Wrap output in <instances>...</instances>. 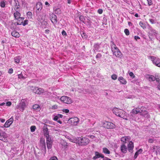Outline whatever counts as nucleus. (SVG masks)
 <instances>
[{
    "mask_svg": "<svg viewBox=\"0 0 160 160\" xmlns=\"http://www.w3.org/2000/svg\"><path fill=\"white\" fill-rule=\"evenodd\" d=\"M113 54H114L117 57H120L121 55V52L118 49V50H116L113 52Z\"/></svg>",
    "mask_w": 160,
    "mask_h": 160,
    "instance_id": "393cba45",
    "label": "nucleus"
},
{
    "mask_svg": "<svg viewBox=\"0 0 160 160\" xmlns=\"http://www.w3.org/2000/svg\"><path fill=\"white\" fill-rule=\"evenodd\" d=\"M45 137L47 139V140H46V141H47L46 142L47 143L52 142V141H51V138L49 137V135H48V136H47V137Z\"/></svg>",
    "mask_w": 160,
    "mask_h": 160,
    "instance_id": "c9c22d12",
    "label": "nucleus"
},
{
    "mask_svg": "<svg viewBox=\"0 0 160 160\" xmlns=\"http://www.w3.org/2000/svg\"><path fill=\"white\" fill-rule=\"evenodd\" d=\"M28 21L27 20H25L23 22L22 25L23 26H25L26 25L28 24Z\"/></svg>",
    "mask_w": 160,
    "mask_h": 160,
    "instance_id": "de8ad7c7",
    "label": "nucleus"
},
{
    "mask_svg": "<svg viewBox=\"0 0 160 160\" xmlns=\"http://www.w3.org/2000/svg\"><path fill=\"white\" fill-rule=\"evenodd\" d=\"M143 109V111L142 113H140V114L143 116L145 118H148L149 117V115L148 112L145 110V108L144 107V109Z\"/></svg>",
    "mask_w": 160,
    "mask_h": 160,
    "instance_id": "dca6fc26",
    "label": "nucleus"
},
{
    "mask_svg": "<svg viewBox=\"0 0 160 160\" xmlns=\"http://www.w3.org/2000/svg\"><path fill=\"white\" fill-rule=\"evenodd\" d=\"M34 93L39 95L43 93L44 92V89L41 88H38V87L35 88L33 90Z\"/></svg>",
    "mask_w": 160,
    "mask_h": 160,
    "instance_id": "1a4fd4ad",
    "label": "nucleus"
},
{
    "mask_svg": "<svg viewBox=\"0 0 160 160\" xmlns=\"http://www.w3.org/2000/svg\"><path fill=\"white\" fill-rule=\"evenodd\" d=\"M103 11L102 9H99L98 10V12L99 14H102V13Z\"/></svg>",
    "mask_w": 160,
    "mask_h": 160,
    "instance_id": "e2e57ef3",
    "label": "nucleus"
},
{
    "mask_svg": "<svg viewBox=\"0 0 160 160\" xmlns=\"http://www.w3.org/2000/svg\"><path fill=\"white\" fill-rule=\"evenodd\" d=\"M36 12H39L42 8V5L41 2L37 3L36 5Z\"/></svg>",
    "mask_w": 160,
    "mask_h": 160,
    "instance_id": "6ab92c4d",
    "label": "nucleus"
},
{
    "mask_svg": "<svg viewBox=\"0 0 160 160\" xmlns=\"http://www.w3.org/2000/svg\"><path fill=\"white\" fill-rule=\"evenodd\" d=\"M33 109L37 111L39 110L40 109V107L38 105L36 104L33 106Z\"/></svg>",
    "mask_w": 160,
    "mask_h": 160,
    "instance_id": "473e14b6",
    "label": "nucleus"
},
{
    "mask_svg": "<svg viewBox=\"0 0 160 160\" xmlns=\"http://www.w3.org/2000/svg\"><path fill=\"white\" fill-rule=\"evenodd\" d=\"M0 6L1 7L4 8L5 6V3L4 1H2L1 2Z\"/></svg>",
    "mask_w": 160,
    "mask_h": 160,
    "instance_id": "58836bf2",
    "label": "nucleus"
},
{
    "mask_svg": "<svg viewBox=\"0 0 160 160\" xmlns=\"http://www.w3.org/2000/svg\"><path fill=\"white\" fill-rule=\"evenodd\" d=\"M95 156L92 158V159L94 160H95L100 158H103L104 157L103 154L98 152H95Z\"/></svg>",
    "mask_w": 160,
    "mask_h": 160,
    "instance_id": "9d476101",
    "label": "nucleus"
},
{
    "mask_svg": "<svg viewBox=\"0 0 160 160\" xmlns=\"http://www.w3.org/2000/svg\"><path fill=\"white\" fill-rule=\"evenodd\" d=\"M70 140L72 142L78 143L79 145L82 146L86 145L89 142V139L85 137H78L77 138L71 139Z\"/></svg>",
    "mask_w": 160,
    "mask_h": 160,
    "instance_id": "f257e3e1",
    "label": "nucleus"
},
{
    "mask_svg": "<svg viewBox=\"0 0 160 160\" xmlns=\"http://www.w3.org/2000/svg\"><path fill=\"white\" fill-rule=\"evenodd\" d=\"M40 146H41L42 149L43 150L45 151V153H46V149L44 141H41Z\"/></svg>",
    "mask_w": 160,
    "mask_h": 160,
    "instance_id": "5701e85b",
    "label": "nucleus"
},
{
    "mask_svg": "<svg viewBox=\"0 0 160 160\" xmlns=\"http://www.w3.org/2000/svg\"><path fill=\"white\" fill-rule=\"evenodd\" d=\"M79 19L82 22H84L85 21V18L83 16H81L79 17Z\"/></svg>",
    "mask_w": 160,
    "mask_h": 160,
    "instance_id": "c03bdc74",
    "label": "nucleus"
},
{
    "mask_svg": "<svg viewBox=\"0 0 160 160\" xmlns=\"http://www.w3.org/2000/svg\"><path fill=\"white\" fill-rule=\"evenodd\" d=\"M70 121L74 125H76L79 122V119L77 117H75L71 118Z\"/></svg>",
    "mask_w": 160,
    "mask_h": 160,
    "instance_id": "2eb2a0df",
    "label": "nucleus"
},
{
    "mask_svg": "<svg viewBox=\"0 0 160 160\" xmlns=\"http://www.w3.org/2000/svg\"><path fill=\"white\" fill-rule=\"evenodd\" d=\"M103 160H112L111 159H109V158H108L107 157H104V158H103Z\"/></svg>",
    "mask_w": 160,
    "mask_h": 160,
    "instance_id": "0e129e2a",
    "label": "nucleus"
},
{
    "mask_svg": "<svg viewBox=\"0 0 160 160\" xmlns=\"http://www.w3.org/2000/svg\"><path fill=\"white\" fill-rule=\"evenodd\" d=\"M36 129V127L35 126H32L30 127L31 131L32 132H33L35 131Z\"/></svg>",
    "mask_w": 160,
    "mask_h": 160,
    "instance_id": "e433bc0d",
    "label": "nucleus"
},
{
    "mask_svg": "<svg viewBox=\"0 0 160 160\" xmlns=\"http://www.w3.org/2000/svg\"><path fill=\"white\" fill-rule=\"evenodd\" d=\"M111 48L112 52L118 49V48L117 47L116 45L114 44L113 42H112L111 44Z\"/></svg>",
    "mask_w": 160,
    "mask_h": 160,
    "instance_id": "bb28decb",
    "label": "nucleus"
},
{
    "mask_svg": "<svg viewBox=\"0 0 160 160\" xmlns=\"http://www.w3.org/2000/svg\"><path fill=\"white\" fill-rule=\"evenodd\" d=\"M7 134L3 132H0V140L5 142L7 137Z\"/></svg>",
    "mask_w": 160,
    "mask_h": 160,
    "instance_id": "ddd939ff",
    "label": "nucleus"
},
{
    "mask_svg": "<svg viewBox=\"0 0 160 160\" xmlns=\"http://www.w3.org/2000/svg\"><path fill=\"white\" fill-rule=\"evenodd\" d=\"M147 78L148 79L149 81H153L156 80V76H155V77L153 75H148L147 77Z\"/></svg>",
    "mask_w": 160,
    "mask_h": 160,
    "instance_id": "4be33fe9",
    "label": "nucleus"
},
{
    "mask_svg": "<svg viewBox=\"0 0 160 160\" xmlns=\"http://www.w3.org/2000/svg\"><path fill=\"white\" fill-rule=\"evenodd\" d=\"M100 48V44L98 43H96L94 44V51H98Z\"/></svg>",
    "mask_w": 160,
    "mask_h": 160,
    "instance_id": "c85d7f7f",
    "label": "nucleus"
},
{
    "mask_svg": "<svg viewBox=\"0 0 160 160\" xmlns=\"http://www.w3.org/2000/svg\"><path fill=\"white\" fill-rule=\"evenodd\" d=\"M142 149H140L138 151H137V152H138V153L139 154L141 153V152H142Z\"/></svg>",
    "mask_w": 160,
    "mask_h": 160,
    "instance_id": "338daca9",
    "label": "nucleus"
},
{
    "mask_svg": "<svg viewBox=\"0 0 160 160\" xmlns=\"http://www.w3.org/2000/svg\"><path fill=\"white\" fill-rule=\"evenodd\" d=\"M13 69L12 68H10L9 69L8 71V73L10 74H12L13 72Z\"/></svg>",
    "mask_w": 160,
    "mask_h": 160,
    "instance_id": "680f3d73",
    "label": "nucleus"
},
{
    "mask_svg": "<svg viewBox=\"0 0 160 160\" xmlns=\"http://www.w3.org/2000/svg\"><path fill=\"white\" fill-rule=\"evenodd\" d=\"M134 39L136 40H137L138 39H139L140 38L138 36H135L134 37Z\"/></svg>",
    "mask_w": 160,
    "mask_h": 160,
    "instance_id": "69168bd1",
    "label": "nucleus"
},
{
    "mask_svg": "<svg viewBox=\"0 0 160 160\" xmlns=\"http://www.w3.org/2000/svg\"><path fill=\"white\" fill-rule=\"evenodd\" d=\"M113 112L116 116L128 120L126 118V112L123 110L117 108H114L113 109Z\"/></svg>",
    "mask_w": 160,
    "mask_h": 160,
    "instance_id": "f03ea898",
    "label": "nucleus"
},
{
    "mask_svg": "<svg viewBox=\"0 0 160 160\" xmlns=\"http://www.w3.org/2000/svg\"><path fill=\"white\" fill-rule=\"evenodd\" d=\"M14 9L16 10L19 8V2L18 0H14Z\"/></svg>",
    "mask_w": 160,
    "mask_h": 160,
    "instance_id": "412c9836",
    "label": "nucleus"
},
{
    "mask_svg": "<svg viewBox=\"0 0 160 160\" xmlns=\"http://www.w3.org/2000/svg\"><path fill=\"white\" fill-rule=\"evenodd\" d=\"M148 28L149 30V32L148 36L149 38L151 40L154 38V37H156L158 35V32L156 31L155 29H154L152 27L150 26L149 24H148Z\"/></svg>",
    "mask_w": 160,
    "mask_h": 160,
    "instance_id": "7ed1b4c3",
    "label": "nucleus"
},
{
    "mask_svg": "<svg viewBox=\"0 0 160 160\" xmlns=\"http://www.w3.org/2000/svg\"><path fill=\"white\" fill-rule=\"evenodd\" d=\"M60 100L67 104H70L72 102V100L70 98L66 96H62L60 98Z\"/></svg>",
    "mask_w": 160,
    "mask_h": 160,
    "instance_id": "0eeeda50",
    "label": "nucleus"
},
{
    "mask_svg": "<svg viewBox=\"0 0 160 160\" xmlns=\"http://www.w3.org/2000/svg\"><path fill=\"white\" fill-rule=\"evenodd\" d=\"M148 58L151 59L153 63L156 66L160 67V59L152 56H149Z\"/></svg>",
    "mask_w": 160,
    "mask_h": 160,
    "instance_id": "20e7f679",
    "label": "nucleus"
},
{
    "mask_svg": "<svg viewBox=\"0 0 160 160\" xmlns=\"http://www.w3.org/2000/svg\"><path fill=\"white\" fill-rule=\"evenodd\" d=\"M13 121V118L12 117L7 121L4 124V127L8 128L12 124Z\"/></svg>",
    "mask_w": 160,
    "mask_h": 160,
    "instance_id": "9b49d317",
    "label": "nucleus"
},
{
    "mask_svg": "<svg viewBox=\"0 0 160 160\" xmlns=\"http://www.w3.org/2000/svg\"><path fill=\"white\" fill-rule=\"evenodd\" d=\"M18 78H22L23 79H25L26 78L23 76L22 73L20 74H18Z\"/></svg>",
    "mask_w": 160,
    "mask_h": 160,
    "instance_id": "79ce46f5",
    "label": "nucleus"
},
{
    "mask_svg": "<svg viewBox=\"0 0 160 160\" xmlns=\"http://www.w3.org/2000/svg\"><path fill=\"white\" fill-rule=\"evenodd\" d=\"M129 143L128 144V150L129 152H131L133 150L134 148V144L133 142L130 141L129 142Z\"/></svg>",
    "mask_w": 160,
    "mask_h": 160,
    "instance_id": "f3484780",
    "label": "nucleus"
},
{
    "mask_svg": "<svg viewBox=\"0 0 160 160\" xmlns=\"http://www.w3.org/2000/svg\"><path fill=\"white\" fill-rule=\"evenodd\" d=\"M58 105H55L52 106L51 109L52 110H55L58 109Z\"/></svg>",
    "mask_w": 160,
    "mask_h": 160,
    "instance_id": "a18cd8bd",
    "label": "nucleus"
},
{
    "mask_svg": "<svg viewBox=\"0 0 160 160\" xmlns=\"http://www.w3.org/2000/svg\"><path fill=\"white\" fill-rule=\"evenodd\" d=\"M62 34L63 35H66V32L63 30L62 32Z\"/></svg>",
    "mask_w": 160,
    "mask_h": 160,
    "instance_id": "774afa93",
    "label": "nucleus"
},
{
    "mask_svg": "<svg viewBox=\"0 0 160 160\" xmlns=\"http://www.w3.org/2000/svg\"><path fill=\"white\" fill-rule=\"evenodd\" d=\"M104 127L107 129H112L115 127V125L113 123L108 121H104L103 122Z\"/></svg>",
    "mask_w": 160,
    "mask_h": 160,
    "instance_id": "39448f33",
    "label": "nucleus"
},
{
    "mask_svg": "<svg viewBox=\"0 0 160 160\" xmlns=\"http://www.w3.org/2000/svg\"><path fill=\"white\" fill-rule=\"evenodd\" d=\"M121 141L123 142L126 143L130 141V138L129 137L125 136L121 138Z\"/></svg>",
    "mask_w": 160,
    "mask_h": 160,
    "instance_id": "a211bd4d",
    "label": "nucleus"
},
{
    "mask_svg": "<svg viewBox=\"0 0 160 160\" xmlns=\"http://www.w3.org/2000/svg\"><path fill=\"white\" fill-rule=\"evenodd\" d=\"M14 16L15 19H18L19 18H20L21 14L19 12L16 11L14 13Z\"/></svg>",
    "mask_w": 160,
    "mask_h": 160,
    "instance_id": "cd10ccee",
    "label": "nucleus"
},
{
    "mask_svg": "<svg viewBox=\"0 0 160 160\" xmlns=\"http://www.w3.org/2000/svg\"><path fill=\"white\" fill-rule=\"evenodd\" d=\"M27 15L28 18H31L32 16V13L30 12H28L27 13Z\"/></svg>",
    "mask_w": 160,
    "mask_h": 160,
    "instance_id": "a19ab883",
    "label": "nucleus"
},
{
    "mask_svg": "<svg viewBox=\"0 0 160 160\" xmlns=\"http://www.w3.org/2000/svg\"><path fill=\"white\" fill-rule=\"evenodd\" d=\"M21 57L20 56H18L15 57L14 61L15 62L18 63H19Z\"/></svg>",
    "mask_w": 160,
    "mask_h": 160,
    "instance_id": "7c9ffc66",
    "label": "nucleus"
},
{
    "mask_svg": "<svg viewBox=\"0 0 160 160\" xmlns=\"http://www.w3.org/2000/svg\"><path fill=\"white\" fill-rule=\"evenodd\" d=\"M24 19L23 18L20 17L18 19H17L18 20V22L16 23V25H18L22 24Z\"/></svg>",
    "mask_w": 160,
    "mask_h": 160,
    "instance_id": "b1692460",
    "label": "nucleus"
},
{
    "mask_svg": "<svg viewBox=\"0 0 160 160\" xmlns=\"http://www.w3.org/2000/svg\"><path fill=\"white\" fill-rule=\"evenodd\" d=\"M121 150L122 152L126 153L127 151V148L126 146L124 144H123L121 146Z\"/></svg>",
    "mask_w": 160,
    "mask_h": 160,
    "instance_id": "aec40b11",
    "label": "nucleus"
},
{
    "mask_svg": "<svg viewBox=\"0 0 160 160\" xmlns=\"http://www.w3.org/2000/svg\"><path fill=\"white\" fill-rule=\"evenodd\" d=\"M43 131L44 135L45 137H47V136L49 135L48 129V128L46 124H45L43 127Z\"/></svg>",
    "mask_w": 160,
    "mask_h": 160,
    "instance_id": "4468645a",
    "label": "nucleus"
},
{
    "mask_svg": "<svg viewBox=\"0 0 160 160\" xmlns=\"http://www.w3.org/2000/svg\"><path fill=\"white\" fill-rule=\"evenodd\" d=\"M102 56V55L100 53H98L96 56V58H100Z\"/></svg>",
    "mask_w": 160,
    "mask_h": 160,
    "instance_id": "8fccbe9b",
    "label": "nucleus"
},
{
    "mask_svg": "<svg viewBox=\"0 0 160 160\" xmlns=\"http://www.w3.org/2000/svg\"><path fill=\"white\" fill-rule=\"evenodd\" d=\"M129 75L132 78H134L135 77V76L134 75L133 73L132 72H130L129 73Z\"/></svg>",
    "mask_w": 160,
    "mask_h": 160,
    "instance_id": "5fc2aeb1",
    "label": "nucleus"
},
{
    "mask_svg": "<svg viewBox=\"0 0 160 160\" xmlns=\"http://www.w3.org/2000/svg\"><path fill=\"white\" fill-rule=\"evenodd\" d=\"M144 109V107L142 106L140 108L138 107L134 108L131 112V115L132 116L133 115L137 114L139 113H142L143 111V109Z\"/></svg>",
    "mask_w": 160,
    "mask_h": 160,
    "instance_id": "423d86ee",
    "label": "nucleus"
},
{
    "mask_svg": "<svg viewBox=\"0 0 160 160\" xmlns=\"http://www.w3.org/2000/svg\"><path fill=\"white\" fill-rule=\"evenodd\" d=\"M57 115L56 116H54L53 119L55 121H57L59 119Z\"/></svg>",
    "mask_w": 160,
    "mask_h": 160,
    "instance_id": "864d4df0",
    "label": "nucleus"
},
{
    "mask_svg": "<svg viewBox=\"0 0 160 160\" xmlns=\"http://www.w3.org/2000/svg\"><path fill=\"white\" fill-rule=\"evenodd\" d=\"M156 76V80L157 82L158 83H160V76Z\"/></svg>",
    "mask_w": 160,
    "mask_h": 160,
    "instance_id": "37998d69",
    "label": "nucleus"
},
{
    "mask_svg": "<svg viewBox=\"0 0 160 160\" xmlns=\"http://www.w3.org/2000/svg\"><path fill=\"white\" fill-rule=\"evenodd\" d=\"M103 152L104 153L106 154H109L110 153L109 151L106 148H103Z\"/></svg>",
    "mask_w": 160,
    "mask_h": 160,
    "instance_id": "72a5a7b5",
    "label": "nucleus"
},
{
    "mask_svg": "<svg viewBox=\"0 0 160 160\" xmlns=\"http://www.w3.org/2000/svg\"><path fill=\"white\" fill-rule=\"evenodd\" d=\"M26 101L25 99H22L19 104L18 108L20 109V111L22 112L26 107Z\"/></svg>",
    "mask_w": 160,
    "mask_h": 160,
    "instance_id": "6e6552de",
    "label": "nucleus"
},
{
    "mask_svg": "<svg viewBox=\"0 0 160 160\" xmlns=\"http://www.w3.org/2000/svg\"><path fill=\"white\" fill-rule=\"evenodd\" d=\"M139 153H138V152H136L135 154V155H134V159H136L138 155H139Z\"/></svg>",
    "mask_w": 160,
    "mask_h": 160,
    "instance_id": "6e6d98bb",
    "label": "nucleus"
},
{
    "mask_svg": "<svg viewBox=\"0 0 160 160\" xmlns=\"http://www.w3.org/2000/svg\"><path fill=\"white\" fill-rule=\"evenodd\" d=\"M118 80L122 84H126L127 83L126 81L122 77H119Z\"/></svg>",
    "mask_w": 160,
    "mask_h": 160,
    "instance_id": "a878e982",
    "label": "nucleus"
},
{
    "mask_svg": "<svg viewBox=\"0 0 160 160\" xmlns=\"http://www.w3.org/2000/svg\"><path fill=\"white\" fill-rule=\"evenodd\" d=\"M52 142L47 143V146L48 149H51L52 147Z\"/></svg>",
    "mask_w": 160,
    "mask_h": 160,
    "instance_id": "f704fd0d",
    "label": "nucleus"
},
{
    "mask_svg": "<svg viewBox=\"0 0 160 160\" xmlns=\"http://www.w3.org/2000/svg\"><path fill=\"white\" fill-rule=\"evenodd\" d=\"M158 148V146H154L153 147L152 150H153V151L154 152V151H156V149H157V148Z\"/></svg>",
    "mask_w": 160,
    "mask_h": 160,
    "instance_id": "bf43d9fd",
    "label": "nucleus"
},
{
    "mask_svg": "<svg viewBox=\"0 0 160 160\" xmlns=\"http://www.w3.org/2000/svg\"><path fill=\"white\" fill-rule=\"evenodd\" d=\"M124 32L126 35L128 36L129 35V31L128 29H125Z\"/></svg>",
    "mask_w": 160,
    "mask_h": 160,
    "instance_id": "ea45409f",
    "label": "nucleus"
},
{
    "mask_svg": "<svg viewBox=\"0 0 160 160\" xmlns=\"http://www.w3.org/2000/svg\"><path fill=\"white\" fill-rule=\"evenodd\" d=\"M82 38H87V36L86 34L84 33H83L82 34Z\"/></svg>",
    "mask_w": 160,
    "mask_h": 160,
    "instance_id": "3c124183",
    "label": "nucleus"
},
{
    "mask_svg": "<svg viewBox=\"0 0 160 160\" xmlns=\"http://www.w3.org/2000/svg\"><path fill=\"white\" fill-rule=\"evenodd\" d=\"M148 3V5L149 6H150L152 4V2L151 0H147Z\"/></svg>",
    "mask_w": 160,
    "mask_h": 160,
    "instance_id": "603ef678",
    "label": "nucleus"
},
{
    "mask_svg": "<svg viewBox=\"0 0 160 160\" xmlns=\"http://www.w3.org/2000/svg\"><path fill=\"white\" fill-rule=\"evenodd\" d=\"M139 25L143 29H146L147 27L146 24L142 21H140L139 22Z\"/></svg>",
    "mask_w": 160,
    "mask_h": 160,
    "instance_id": "2f4dec72",
    "label": "nucleus"
},
{
    "mask_svg": "<svg viewBox=\"0 0 160 160\" xmlns=\"http://www.w3.org/2000/svg\"><path fill=\"white\" fill-rule=\"evenodd\" d=\"M154 140L152 139H150L148 140V142L149 143H152L153 142Z\"/></svg>",
    "mask_w": 160,
    "mask_h": 160,
    "instance_id": "4d7b16f0",
    "label": "nucleus"
},
{
    "mask_svg": "<svg viewBox=\"0 0 160 160\" xmlns=\"http://www.w3.org/2000/svg\"><path fill=\"white\" fill-rule=\"evenodd\" d=\"M62 111L66 113H68L69 112V110L68 109H63Z\"/></svg>",
    "mask_w": 160,
    "mask_h": 160,
    "instance_id": "13d9d810",
    "label": "nucleus"
},
{
    "mask_svg": "<svg viewBox=\"0 0 160 160\" xmlns=\"http://www.w3.org/2000/svg\"><path fill=\"white\" fill-rule=\"evenodd\" d=\"M12 35L13 37L16 38H18L20 36V34L18 32L15 31L13 32L12 33Z\"/></svg>",
    "mask_w": 160,
    "mask_h": 160,
    "instance_id": "c756f323",
    "label": "nucleus"
},
{
    "mask_svg": "<svg viewBox=\"0 0 160 160\" xmlns=\"http://www.w3.org/2000/svg\"><path fill=\"white\" fill-rule=\"evenodd\" d=\"M111 78L113 80H115L117 78V76L115 74H113L111 76Z\"/></svg>",
    "mask_w": 160,
    "mask_h": 160,
    "instance_id": "4c0bfd02",
    "label": "nucleus"
},
{
    "mask_svg": "<svg viewBox=\"0 0 160 160\" xmlns=\"http://www.w3.org/2000/svg\"><path fill=\"white\" fill-rule=\"evenodd\" d=\"M149 21L152 24H154L156 22L155 20L152 19H150Z\"/></svg>",
    "mask_w": 160,
    "mask_h": 160,
    "instance_id": "09e8293b",
    "label": "nucleus"
},
{
    "mask_svg": "<svg viewBox=\"0 0 160 160\" xmlns=\"http://www.w3.org/2000/svg\"><path fill=\"white\" fill-rule=\"evenodd\" d=\"M49 160H58L57 157L56 156L51 157Z\"/></svg>",
    "mask_w": 160,
    "mask_h": 160,
    "instance_id": "49530a36",
    "label": "nucleus"
},
{
    "mask_svg": "<svg viewBox=\"0 0 160 160\" xmlns=\"http://www.w3.org/2000/svg\"><path fill=\"white\" fill-rule=\"evenodd\" d=\"M6 105L8 106H9L11 105V102H8L6 103Z\"/></svg>",
    "mask_w": 160,
    "mask_h": 160,
    "instance_id": "052dcab7",
    "label": "nucleus"
},
{
    "mask_svg": "<svg viewBox=\"0 0 160 160\" xmlns=\"http://www.w3.org/2000/svg\"><path fill=\"white\" fill-rule=\"evenodd\" d=\"M50 18L52 22L53 23V25H55L57 22V17L56 16L53 14H51L50 15Z\"/></svg>",
    "mask_w": 160,
    "mask_h": 160,
    "instance_id": "f8f14e48",
    "label": "nucleus"
}]
</instances>
